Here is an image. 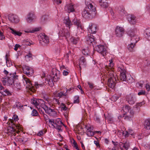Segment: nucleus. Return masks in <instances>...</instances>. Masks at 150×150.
<instances>
[{"mask_svg":"<svg viewBox=\"0 0 150 150\" xmlns=\"http://www.w3.org/2000/svg\"><path fill=\"white\" fill-rule=\"evenodd\" d=\"M109 61L110 62L109 66L106 65L105 66V71L108 76V86L113 89L115 86L117 78L116 77V75L114 73L112 69L114 64L112 63V59H111Z\"/></svg>","mask_w":150,"mask_h":150,"instance_id":"nucleus-1","label":"nucleus"},{"mask_svg":"<svg viewBox=\"0 0 150 150\" xmlns=\"http://www.w3.org/2000/svg\"><path fill=\"white\" fill-rule=\"evenodd\" d=\"M89 0H86L85 4L86 7L82 12V15L85 18L94 17L96 15V8L90 3Z\"/></svg>","mask_w":150,"mask_h":150,"instance_id":"nucleus-2","label":"nucleus"},{"mask_svg":"<svg viewBox=\"0 0 150 150\" xmlns=\"http://www.w3.org/2000/svg\"><path fill=\"white\" fill-rule=\"evenodd\" d=\"M10 125L8 127L7 133L11 137L15 136L16 133H18L20 132L19 130H22L21 126L20 125L13 126V125L10 124Z\"/></svg>","mask_w":150,"mask_h":150,"instance_id":"nucleus-3","label":"nucleus"},{"mask_svg":"<svg viewBox=\"0 0 150 150\" xmlns=\"http://www.w3.org/2000/svg\"><path fill=\"white\" fill-rule=\"evenodd\" d=\"M17 77L18 76L16 75V73L10 74L7 78H2V81L4 85H12L14 83V79H17Z\"/></svg>","mask_w":150,"mask_h":150,"instance_id":"nucleus-4","label":"nucleus"},{"mask_svg":"<svg viewBox=\"0 0 150 150\" xmlns=\"http://www.w3.org/2000/svg\"><path fill=\"white\" fill-rule=\"evenodd\" d=\"M23 82H25L27 84L26 86V88L28 92H29L30 94L32 93H33L35 92V90L34 88V86L31 83V82L30 80L27 77L25 76L23 77Z\"/></svg>","mask_w":150,"mask_h":150,"instance_id":"nucleus-5","label":"nucleus"},{"mask_svg":"<svg viewBox=\"0 0 150 150\" xmlns=\"http://www.w3.org/2000/svg\"><path fill=\"white\" fill-rule=\"evenodd\" d=\"M40 43L42 45H45L48 44L49 42V39L48 36L44 33L40 34L38 36Z\"/></svg>","mask_w":150,"mask_h":150,"instance_id":"nucleus-6","label":"nucleus"},{"mask_svg":"<svg viewBox=\"0 0 150 150\" xmlns=\"http://www.w3.org/2000/svg\"><path fill=\"white\" fill-rule=\"evenodd\" d=\"M42 108L45 111V113L50 116L54 117L57 115L56 112L54 110L48 107L45 104H42Z\"/></svg>","mask_w":150,"mask_h":150,"instance_id":"nucleus-7","label":"nucleus"},{"mask_svg":"<svg viewBox=\"0 0 150 150\" xmlns=\"http://www.w3.org/2000/svg\"><path fill=\"white\" fill-rule=\"evenodd\" d=\"M23 70L24 73L28 77H31L33 74L34 71L30 67L25 65L23 67Z\"/></svg>","mask_w":150,"mask_h":150,"instance_id":"nucleus-8","label":"nucleus"},{"mask_svg":"<svg viewBox=\"0 0 150 150\" xmlns=\"http://www.w3.org/2000/svg\"><path fill=\"white\" fill-rule=\"evenodd\" d=\"M65 91L58 92L55 91L53 93L54 96L56 97L66 98L68 96V89L67 88L65 89Z\"/></svg>","mask_w":150,"mask_h":150,"instance_id":"nucleus-9","label":"nucleus"},{"mask_svg":"<svg viewBox=\"0 0 150 150\" xmlns=\"http://www.w3.org/2000/svg\"><path fill=\"white\" fill-rule=\"evenodd\" d=\"M118 70L120 71V78L122 81H126L127 79L125 72L126 71L124 67L122 66H120L118 68Z\"/></svg>","mask_w":150,"mask_h":150,"instance_id":"nucleus-10","label":"nucleus"},{"mask_svg":"<svg viewBox=\"0 0 150 150\" xmlns=\"http://www.w3.org/2000/svg\"><path fill=\"white\" fill-rule=\"evenodd\" d=\"M44 101L40 99H32L31 103L34 105L38 109H40V107L42 108V104H45L43 103Z\"/></svg>","mask_w":150,"mask_h":150,"instance_id":"nucleus-11","label":"nucleus"},{"mask_svg":"<svg viewBox=\"0 0 150 150\" xmlns=\"http://www.w3.org/2000/svg\"><path fill=\"white\" fill-rule=\"evenodd\" d=\"M97 51L102 54L103 56H105L107 50L105 48L103 45H98L96 47Z\"/></svg>","mask_w":150,"mask_h":150,"instance_id":"nucleus-12","label":"nucleus"},{"mask_svg":"<svg viewBox=\"0 0 150 150\" xmlns=\"http://www.w3.org/2000/svg\"><path fill=\"white\" fill-rule=\"evenodd\" d=\"M8 19L11 22L14 23H17L19 22L18 16L14 14H10L9 15Z\"/></svg>","mask_w":150,"mask_h":150,"instance_id":"nucleus-13","label":"nucleus"},{"mask_svg":"<svg viewBox=\"0 0 150 150\" xmlns=\"http://www.w3.org/2000/svg\"><path fill=\"white\" fill-rule=\"evenodd\" d=\"M49 122L50 123L52 126H53L54 127H55L54 124L56 125H62L63 124L62 122V120L60 118H57L55 120L54 119H49Z\"/></svg>","mask_w":150,"mask_h":150,"instance_id":"nucleus-14","label":"nucleus"},{"mask_svg":"<svg viewBox=\"0 0 150 150\" xmlns=\"http://www.w3.org/2000/svg\"><path fill=\"white\" fill-rule=\"evenodd\" d=\"M97 30V25L93 23L90 24L88 29V32L91 33H95Z\"/></svg>","mask_w":150,"mask_h":150,"instance_id":"nucleus-15","label":"nucleus"},{"mask_svg":"<svg viewBox=\"0 0 150 150\" xmlns=\"http://www.w3.org/2000/svg\"><path fill=\"white\" fill-rule=\"evenodd\" d=\"M124 32V30L123 28L119 26L116 27L115 29V33L117 36L122 37Z\"/></svg>","mask_w":150,"mask_h":150,"instance_id":"nucleus-16","label":"nucleus"},{"mask_svg":"<svg viewBox=\"0 0 150 150\" xmlns=\"http://www.w3.org/2000/svg\"><path fill=\"white\" fill-rule=\"evenodd\" d=\"M126 100L130 105L133 104L136 101V99L134 96L130 94L127 95L126 98Z\"/></svg>","mask_w":150,"mask_h":150,"instance_id":"nucleus-17","label":"nucleus"},{"mask_svg":"<svg viewBox=\"0 0 150 150\" xmlns=\"http://www.w3.org/2000/svg\"><path fill=\"white\" fill-rule=\"evenodd\" d=\"M19 120L18 116L16 115H14L12 119H10L9 121V124H11V125H13V126H16V125H20L19 124H17L16 122H17Z\"/></svg>","mask_w":150,"mask_h":150,"instance_id":"nucleus-18","label":"nucleus"},{"mask_svg":"<svg viewBox=\"0 0 150 150\" xmlns=\"http://www.w3.org/2000/svg\"><path fill=\"white\" fill-rule=\"evenodd\" d=\"M35 18V16L34 13L31 12L28 14L26 21L28 23H30L32 22Z\"/></svg>","mask_w":150,"mask_h":150,"instance_id":"nucleus-19","label":"nucleus"},{"mask_svg":"<svg viewBox=\"0 0 150 150\" xmlns=\"http://www.w3.org/2000/svg\"><path fill=\"white\" fill-rule=\"evenodd\" d=\"M74 7L73 4H67L65 6V9L68 13H70L74 11H75Z\"/></svg>","mask_w":150,"mask_h":150,"instance_id":"nucleus-20","label":"nucleus"},{"mask_svg":"<svg viewBox=\"0 0 150 150\" xmlns=\"http://www.w3.org/2000/svg\"><path fill=\"white\" fill-rule=\"evenodd\" d=\"M86 64V59L83 57H82L79 59V67L80 70L81 69V67H85Z\"/></svg>","mask_w":150,"mask_h":150,"instance_id":"nucleus-21","label":"nucleus"},{"mask_svg":"<svg viewBox=\"0 0 150 150\" xmlns=\"http://www.w3.org/2000/svg\"><path fill=\"white\" fill-rule=\"evenodd\" d=\"M128 20L129 23L131 24H135L137 21L136 17L132 15L128 16Z\"/></svg>","mask_w":150,"mask_h":150,"instance_id":"nucleus-22","label":"nucleus"},{"mask_svg":"<svg viewBox=\"0 0 150 150\" xmlns=\"http://www.w3.org/2000/svg\"><path fill=\"white\" fill-rule=\"evenodd\" d=\"M72 23L74 24L77 26V28H81V29H83V27L82 26L81 24L80 21L77 18H75L72 21Z\"/></svg>","mask_w":150,"mask_h":150,"instance_id":"nucleus-23","label":"nucleus"},{"mask_svg":"<svg viewBox=\"0 0 150 150\" xmlns=\"http://www.w3.org/2000/svg\"><path fill=\"white\" fill-rule=\"evenodd\" d=\"M86 38V42L88 44L91 43L94 40V36L91 34H88Z\"/></svg>","mask_w":150,"mask_h":150,"instance_id":"nucleus-24","label":"nucleus"},{"mask_svg":"<svg viewBox=\"0 0 150 150\" xmlns=\"http://www.w3.org/2000/svg\"><path fill=\"white\" fill-rule=\"evenodd\" d=\"M0 89L1 90L3 91V93L4 95H11V93L7 89H5L4 88L1 86V84H0Z\"/></svg>","mask_w":150,"mask_h":150,"instance_id":"nucleus-25","label":"nucleus"},{"mask_svg":"<svg viewBox=\"0 0 150 150\" xmlns=\"http://www.w3.org/2000/svg\"><path fill=\"white\" fill-rule=\"evenodd\" d=\"M144 128L147 130H150V120H147L145 121L144 123Z\"/></svg>","mask_w":150,"mask_h":150,"instance_id":"nucleus-26","label":"nucleus"},{"mask_svg":"<svg viewBox=\"0 0 150 150\" xmlns=\"http://www.w3.org/2000/svg\"><path fill=\"white\" fill-rule=\"evenodd\" d=\"M131 38V41L133 43H136L139 40V38L137 35L133 36Z\"/></svg>","mask_w":150,"mask_h":150,"instance_id":"nucleus-27","label":"nucleus"},{"mask_svg":"<svg viewBox=\"0 0 150 150\" xmlns=\"http://www.w3.org/2000/svg\"><path fill=\"white\" fill-rule=\"evenodd\" d=\"M99 4L103 8L107 7L108 6V3L105 1V0H100Z\"/></svg>","mask_w":150,"mask_h":150,"instance_id":"nucleus-28","label":"nucleus"},{"mask_svg":"<svg viewBox=\"0 0 150 150\" xmlns=\"http://www.w3.org/2000/svg\"><path fill=\"white\" fill-rule=\"evenodd\" d=\"M54 74H53V75H52V81H53L54 82H57L58 81L59 79L60 75L59 74H57V73H55L54 75Z\"/></svg>","mask_w":150,"mask_h":150,"instance_id":"nucleus-29","label":"nucleus"},{"mask_svg":"<svg viewBox=\"0 0 150 150\" xmlns=\"http://www.w3.org/2000/svg\"><path fill=\"white\" fill-rule=\"evenodd\" d=\"M137 31V30L134 29L129 31L128 32V34L131 37L133 36L137 35L135 34Z\"/></svg>","mask_w":150,"mask_h":150,"instance_id":"nucleus-30","label":"nucleus"},{"mask_svg":"<svg viewBox=\"0 0 150 150\" xmlns=\"http://www.w3.org/2000/svg\"><path fill=\"white\" fill-rule=\"evenodd\" d=\"M64 23L65 24L66 26L68 27L69 29L70 28L71 25H72L71 21L69 18L65 19L64 21Z\"/></svg>","mask_w":150,"mask_h":150,"instance_id":"nucleus-31","label":"nucleus"},{"mask_svg":"<svg viewBox=\"0 0 150 150\" xmlns=\"http://www.w3.org/2000/svg\"><path fill=\"white\" fill-rule=\"evenodd\" d=\"M62 32L63 33L62 35V36H64L66 37V38H67L69 37L70 33L68 32V30H63L62 29Z\"/></svg>","mask_w":150,"mask_h":150,"instance_id":"nucleus-32","label":"nucleus"},{"mask_svg":"<svg viewBox=\"0 0 150 150\" xmlns=\"http://www.w3.org/2000/svg\"><path fill=\"white\" fill-rule=\"evenodd\" d=\"M83 54L85 55H88L90 53V51L88 47L83 48L82 50Z\"/></svg>","mask_w":150,"mask_h":150,"instance_id":"nucleus-33","label":"nucleus"},{"mask_svg":"<svg viewBox=\"0 0 150 150\" xmlns=\"http://www.w3.org/2000/svg\"><path fill=\"white\" fill-rule=\"evenodd\" d=\"M131 109L130 107L126 105L124 106L122 108L124 112L126 113L128 112Z\"/></svg>","mask_w":150,"mask_h":150,"instance_id":"nucleus-34","label":"nucleus"},{"mask_svg":"<svg viewBox=\"0 0 150 150\" xmlns=\"http://www.w3.org/2000/svg\"><path fill=\"white\" fill-rule=\"evenodd\" d=\"M128 112V114L127 115V117H126V118L128 119L129 118H131L133 116L134 112L131 109L129 110V111Z\"/></svg>","mask_w":150,"mask_h":150,"instance_id":"nucleus-35","label":"nucleus"},{"mask_svg":"<svg viewBox=\"0 0 150 150\" xmlns=\"http://www.w3.org/2000/svg\"><path fill=\"white\" fill-rule=\"evenodd\" d=\"M10 29L11 30V33L12 34L15 35H17L19 36H21L22 33L20 32L17 31L12 28H10Z\"/></svg>","mask_w":150,"mask_h":150,"instance_id":"nucleus-36","label":"nucleus"},{"mask_svg":"<svg viewBox=\"0 0 150 150\" xmlns=\"http://www.w3.org/2000/svg\"><path fill=\"white\" fill-rule=\"evenodd\" d=\"M44 85V82H35L34 85L36 88H39V87L43 86Z\"/></svg>","mask_w":150,"mask_h":150,"instance_id":"nucleus-37","label":"nucleus"},{"mask_svg":"<svg viewBox=\"0 0 150 150\" xmlns=\"http://www.w3.org/2000/svg\"><path fill=\"white\" fill-rule=\"evenodd\" d=\"M25 59L27 61H30L32 59V54L29 52L28 54L26 55L25 57Z\"/></svg>","mask_w":150,"mask_h":150,"instance_id":"nucleus-38","label":"nucleus"},{"mask_svg":"<svg viewBox=\"0 0 150 150\" xmlns=\"http://www.w3.org/2000/svg\"><path fill=\"white\" fill-rule=\"evenodd\" d=\"M135 43H133V42H131V44L128 45V49L130 51H132L133 48L135 46Z\"/></svg>","mask_w":150,"mask_h":150,"instance_id":"nucleus-39","label":"nucleus"},{"mask_svg":"<svg viewBox=\"0 0 150 150\" xmlns=\"http://www.w3.org/2000/svg\"><path fill=\"white\" fill-rule=\"evenodd\" d=\"M119 13L122 16H124L126 15V12L124 8H122L120 10L118 11Z\"/></svg>","mask_w":150,"mask_h":150,"instance_id":"nucleus-40","label":"nucleus"},{"mask_svg":"<svg viewBox=\"0 0 150 150\" xmlns=\"http://www.w3.org/2000/svg\"><path fill=\"white\" fill-rule=\"evenodd\" d=\"M94 133L91 130V129L87 128V134L88 136L92 137L94 135Z\"/></svg>","mask_w":150,"mask_h":150,"instance_id":"nucleus-41","label":"nucleus"},{"mask_svg":"<svg viewBox=\"0 0 150 150\" xmlns=\"http://www.w3.org/2000/svg\"><path fill=\"white\" fill-rule=\"evenodd\" d=\"M118 98L119 97L117 94H115L112 96L111 98V100L112 101L115 102L116 101Z\"/></svg>","mask_w":150,"mask_h":150,"instance_id":"nucleus-42","label":"nucleus"},{"mask_svg":"<svg viewBox=\"0 0 150 150\" xmlns=\"http://www.w3.org/2000/svg\"><path fill=\"white\" fill-rule=\"evenodd\" d=\"M122 146L126 150H127L129 147V143L128 142H126L125 143H122Z\"/></svg>","mask_w":150,"mask_h":150,"instance_id":"nucleus-43","label":"nucleus"},{"mask_svg":"<svg viewBox=\"0 0 150 150\" xmlns=\"http://www.w3.org/2000/svg\"><path fill=\"white\" fill-rule=\"evenodd\" d=\"M8 55L7 54L6 55V64L8 67H10L11 64V62L9 61L8 58Z\"/></svg>","mask_w":150,"mask_h":150,"instance_id":"nucleus-44","label":"nucleus"},{"mask_svg":"<svg viewBox=\"0 0 150 150\" xmlns=\"http://www.w3.org/2000/svg\"><path fill=\"white\" fill-rule=\"evenodd\" d=\"M40 30V29L39 28H35L34 30H30L28 29L27 30H25L24 31L25 33H34L35 31H39Z\"/></svg>","mask_w":150,"mask_h":150,"instance_id":"nucleus-45","label":"nucleus"},{"mask_svg":"<svg viewBox=\"0 0 150 150\" xmlns=\"http://www.w3.org/2000/svg\"><path fill=\"white\" fill-rule=\"evenodd\" d=\"M145 103L144 101H143L141 102H140L139 103H137L135 105V108H139L142 106V105H143Z\"/></svg>","mask_w":150,"mask_h":150,"instance_id":"nucleus-46","label":"nucleus"},{"mask_svg":"<svg viewBox=\"0 0 150 150\" xmlns=\"http://www.w3.org/2000/svg\"><path fill=\"white\" fill-rule=\"evenodd\" d=\"M79 40V39L78 38H72L71 39V42L74 44H76Z\"/></svg>","mask_w":150,"mask_h":150,"instance_id":"nucleus-47","label":"nucleus"},{"mask_svg":"<svg viewBox=\"0 0 150 150\" xmlns=\"http://www.w3.org/2000/svg\"><path fill=\"white\" fill-rule=\"evenodd\" d=\"M79 98L78 96H75L74 98V103H78L79 102Z\"/></svg>","mask_w":150,"mask_h":150,"instance_id":"nucleus-48","label":"nucleus"},{"mask_svg":"<svg viewBox=\"0 0 150 150\" xmlns=\"http://www.w3.org/2000/svg\"><path fill=\"white\" fill-rule=\"evenodd\" d=\"M46 132V131L44 130H40L37 134V135L39 136H41L45 134Z\"/></svg>","mask_w":150,"mask_h":150,"instance_id":"nucleus-49","label":"nucleus"},{"mask_svg":"<svg viewBox=\"0 0 150 150\" xmlns=\"http://www.w3.org/2000/svg\"><path fill=\"white\" fill-rule=\"evenodd\" d=\"M38 113L37 111L33 109L31 113V115L33 116H35L38 115Z\"/></svg>","mask_w":150,"mask_h":150,"instance_id":"nucleus-50","label":"nucleus"},{"mask_svg":"<svg viewBox=\"0 0 150 150\" xmlns=\"http://www.w3.org/2000/svg\"><path fill=\"white\" fill-rule=\"evenodd\" d=\"M53 103L57 104L58 105L60 104L59 100L56 98H53L52 100V104Z\"/></svg>","mask_w":150,"mask_h":150,"instance_id":"nucleus-51","label":"nucleus"},{"mask_svg":"<svg viewBox=\"0 0 150 150\" xmlns=\"http://www.w3.org/2000/svg\"><path fill=\"white\" fill-rule=\"evenodd\" d=\"M14 86L17 89H20L21 88V84L19 82H17L14 83Z\"/></svg>","mask_w":150,"mask_h":150,"instance_id":"nucleus-52","label":"nucleus"},{"mask_svg":"<svg viewBox=\"0 0 150 150\" xmlns=\"http://www.w3.org/2000/svg\"><path fill=\"white\" fill-rule=\"evenodd\" d=\"M26 141V139L23 137H21L20 136L19 138L18 142H25Z\"/></svg>","mask_w":150,"mask_h":150,"instance_id":"nucleus-53","label":"nucleus"},{"mask_svg":"<svg viewBox=\"0 0 150 150\" xmlns=\"http://www.w3.org/2000/svg\"><path fill=\"white\" fill-rule=\"evenodd\" d=\"M45 99L49 103L52 104V100L51 98L48 97H45Z\"/></svg>","mask_w":150,"mask_h":150,"instance_id":"nucleus-54","label":"nucleus"},{"mask_svg":"<svg viewBox=\"0 0 150 150\" xmlns=\"http://www.w3.org/2000/svg\"><path fill=\"white\" fill-rule=\"evenodd\" d=\"M48 16L46 15H44L42 17L41 21L44 22L47 19Z\"/></svg>","mask_w":150,"mask_h":150,"instance_id":"nucleus-55","label":"nucleus"},{"mask_svg":"<svg viewBox=\"0 0 150 150\" xmlns=\"http://www.w3.org/2000/svg\"><path fill=\"white\" fill-rule=\"evenodd\" d=\"M12 140H13V138L15 140L16 142H18L19 138L20 137V136H17L16 137H15V136H13V137L12 136Z\"/></svg>","mask_w":150,"mask_h":150,"instance_id":"nucleus-56","label":"nucleus"},{"mask_svg":"<svg viewBox=\"0 0 150 150\" xmlns=\"http://www.w3.org/2000/svg\"><path fill=\"white\" fill-rule=\"evenodd\" d=\"M0 39L1 40H2L4 39L5 37L3 35V33L0 30Z\"/></svg>","mask_w":150,"mask_h":150,"instance_id":"nucleus-57","label":"nucleus"},{"mask_svg":"<svg viewBox=\"0 0 150 150\" xmlns=\"http://www.w3.org/2000/svg\"><path fill=\"white\" fill-rule=\"evenodd\" d=\"M43 116L44 117V119L47 122V121H49V120L50 119H48V116L46 114H44V112H43Z\"/></svg>","mask_w":150,"mask_h":150,"instance_id":"nucleus-58","label":"nucleus"},{"mask_svg":"<svg viewBox=\"0 0 150 150\" xmlns=\"http://www.w3.org/2000/svg\"><path fill=\"white\" fill-rule=\"evenodd\" d=\"M146 34L147 35L146 37L147 39L150 41V31L147 32Z\"/></svg>","mask_w":150,"mask_h":150,"instance_id":"nucleus-59","label":"nucleus"},{"mask_svg":"<svg viewBox=\"0 0 150 150\" xmlns=\"http://www.w3.org/2000/svg\"><path fill=\"white\" fill-rule=\"evenodd\" d=\"M122 134L123 135L125 136V137H128L129 135L128 132L127 131H123Z\"/></svg>","mask_w":150,"mask_h":150,"instance_id":"nucleus-60","label":"nucleus"},{"mask_svg":"<svg viewBox=\"0 0 150 150\" xmlns=\"http://www.w3.org/2000/svg\"><path fill=\"white\" fill-rule=\"evenodd\" d=\"M145 92L144 91L142 90L138 93V94L139 96L141 95H144L145 94Z\"/></svg>","mask_w":150,"mask_h":150,"instance_id":"nucleus-61","label":"nucleus"},{"mask_svg":"<svg viewBox=\"0 0 150 150\" xmlns=\"http://www.w3.org/2000/svg\"><path fill=\"white\" fill-rule=\"evenodd\" d=\"M88 85H89V88L91 89H93L94 87V84L92 83L88 82Z\"/></svg>","mask_w":150,"mask_h":150,"instance_id":"nucleus-62","label":"nucleus"},{"mask_svg":"<svg viewBox=\"0 0 150 150\" xmlns=\"http://www.w3.org/2000/svg\"><path fill=\"white\" fill-rule=\"evenodd\" d=\"M94 119L95 121H96L97 122H100V120L99 118L96 115L94 117Z\"/></svg>","mask_w":150,"mask_h":150,"instance_id":"nucleus-63","label":"nucleus"},{"mask_svg":"<svg viewBox=\"0 0 150 150\" xmlns=\"http://www.w3.org/2000/svg\"><path fill=\"white\" fill-rule=\"evenodd\" d=\"M146 87L148 91H150V85L148 83L146 84Z\"/></svg>","mask_w":150,"mask_h":150,"instance_id":"nucleus-64","label":"nucleus"}]
</instances>
